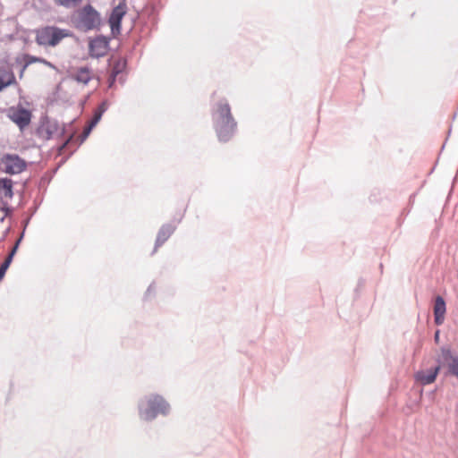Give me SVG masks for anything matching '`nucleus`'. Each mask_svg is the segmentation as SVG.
Listing matches in <instances>:
<instances>
[{
    "label": "nucleus",
    "instance_id": "f257e3e1",
    "mask_svg": "<svg viewBox=\"0 0 458 458\" xmlns=\"http://www.w3.org/2000/svg\"><path fill=\"white\" fill-rule=\"evenodd\" d=\"M211 117L218 140L229 141L237 131V122L233 116L227 99L221 98L212 105Z\"/></svg>",
    "mask_w": 458,
    "mask_h": 458
},
{
    "label": "nucleus",
    "instance_id": "f03ea898",
    "mask_svg": "<svg viewBox=\"0 0 458 458\" xmlns=\"http://www.w3.org/2000/svg\"><path fill=\"white\" fill-rule=\"evenodd\" d=\"M170 409V404L165 398L155 394L144 396L138 403L139 416L145 421H152L158 415L166 416Z\"/></svg>",
    "mask_w": 458,
    "mask_h": 458
},
{
    "label": "nucleus",
    "instance_id": "7ed1b4c3",
    "mask_svg": "<svg viewBox=\"0 0 458 458\" xmlns=\"http://www.w3.org/2000/svg\"><path fill=\"white\" fill-rule=\"evenodd\" d=\"M73 22L75 27L83 32L100 30L102 18L100 13L93 5L88 4L77 11Z\"/></svg>",
    "mask_w": 458,
    "mask_h": 458
},
{
    "label": "nucleus",
    "instance_id": "20e7f679",
    "mask_svg": "<svg viewBox=\"0 0 458 458\" xmlns=\"http://www.w3.org/2000/svg\"><path fill=\"white\" fill-rule=\"evenodd\" d=\"M72 32L56 26H46L37 31L36 41L40 46L55 47L64 38L72 37Z\"/></svg>",
    "mask_w": 458,
    "mask_h": 458
},
{
    "label": "nucleus",
    "instance_id": "39448f33",
    "mask_svg": "<svg viewBox=\"0 0 458 458\" xmlns=\"http://www.w3.org/2000/svg\"><path fill=\"white\" fill-rule=\"evenodd\" d=\"M38 137L44 140H50L55 135L64 136L65 128L61 126L57 120L48 116H42L40 124L37 129Z\"/></svg>",
    "mask_w": 458,
    "mask_h": 458
},
{
    "label": "nucleus",
    "instance_id": "423d86ee",
    "mask_svg": "<svg viewBox=\"0 0 458 458\" xmlns=\"http://www.w3.org/2000/svg\"><path fill=\"white\" fill-rule=\"evenodd\" d=\"M4 172L9 174H17L26 169V162L15 154L4 155L0 162Z\"/></svg>",
    "mask_w": 458,
    "mask_h": 458
},
{
    "label": "nucleus",
    "instance_id": "0eeeda50",
    "mask_svg": "<svg viewBox=\"0 0 458 458\" xmlns=\"http://www.w3.org/2000/svg\"><path fill=\"white\" fill-rule=\"evenodd\" d=\"M111 38L98 35L89 41V55L92 58H100L109 50Z\"/></svg>",
    "mask_w": 458,
    "mask_h": 458
},
{
    "label": "nucleus",
    "instance_id": "6e6552de",
    "mask_svg": "<svg viewBox=\"0 0 458 458\" xmlns=\"http://www.w3.org/2000/svg\"><path fill=\"white\" fill-rule=\"evenodd\" d=\"M125 14L126 4L124 3H120L112 10L108 19V23L111 29V34L114 38L121 34L122 21Z\"/></svg>",
    "mask_w": 458,
    "mask_h": 458
},
{
    "label": "nucleus",
    "instance_id": "1a4fd4ad",
    "mask_svg": "<svg viewBox=\"0 0 458 458\" xmlns=\"http://www.w3.org/2000/svg\"><path fill=\"white\" fill-rule=\"evenodd\" d=\"M443 365L447 368V373L458 378V354H454L448 348L441 349Z\"/></svg>",
    "mask_w": 458,
    "mask_h": 458
},
{
    "label": "nucleus",
    "instance_id": "9d476101",
    "mask_svg": "<svg viewBox=\"0 0 458 458\" xmlns=\"http://www.w3.org/2000/svg\"><path fill=\"white\" fill-rule=\"evenodd\" d=\"M11 120L18 125L21 130L27 127L31 120V113L24 107L13 109L9 114Z\"/></svg>",
    "mask_w": 458,
    "mask_h": 458
},
{
    "label": "nucleus",
    "instance_id": "9b49d317",
    "mask_svg": "<svg viewBox=\"0 0 458 458\" xmlns=\"http://www.w3.org/2000/svg\"><path fill=\"white\" fill-rule=\"evenodd\" d=\"M440 370V366L437 365L434 368H430L429 369H421L415 373L414 378L415 380L425 386L433 383L436 380V377Z\"/></svg>",
    "mask_w": 458,
    "mask_h": 458
},
{
    "label": "nucleus",
    "instance_id": "f8f14e48",
    "mask_svg": "<svg viewBox=\"0 0 458 458\" xmlns=\"http://www.w3.org/2000/svg\"><path fill=\"white\" fill-rule=\"evenodd\" d=\"M434 320L436 325L440 326L443 324L445 320V314L446 311V305L444 298L440 295H437L435 298L434 303Z\"/></svg>",
    "mask_w": 458,
    "mask_h": 458
},
{
    "label": "nucleus",
    "instance_id": "ddd939ff",
    "mask_svg": "<svg viewBox=\"0 0 458 458\" xmlns=\"http://www.w3.org/2000/svg\"><path fill=\"white\" fill-rule=\"evenodd\" d=\"M174 230L175 226L171 224H165L161 226L157 233L153 252H155L158 247L163 245L168 240V238L172 235Z\"/></svg>",
    "mask_w": 458,
    "mask_h": 458
},
{
    "label": "nucleus",
    "instance_id": "4468645a",
    "mask_svg": "<svg viewBox=\"0 0 458 458\" xmlns=\"http://www.w3.org/2000/svg\"><path fill=\"white\" fill-rule=\"evenodd\" d=\"M23 235H24V231L21 233V234L20 235V237L16 241L15 244L13 245L12 250H10V252L7 255V257L5 258L4 261L0 265V282L4 278V276L7 269H8V267H10V265H11V263L13 261V259L14 255L17 252L19 245H20V243H21V240L23 238Z\"/></svg>",
    "mask_w": 458,
    "mask_h": 458
},
{
    "label": "nucleus",
    "instance_id": "2eb2a0df",
    "mask_svg": "<svg viewBox=\"0 0 458 458\" xmlns=\"http://www.w3.org/2000/svg\"><path fill=\"white\" fill-rule=\"evenodd\" d=\"M127 61L123 58H119L114 64L112 68L111 74L108 79V88L111 89L114 87L117 76L123 72L126 68Z\"/></svg>",
    "mask_w": 458,
    "mask_h": 458
},
{
    "label": "nucleus",
    "instance_id": "dca6fc26",
    "mask_svg": "<svg viewBox=\"0 0 458 458\" xmlns=\"http://www.w3.org/2000/svg\"><path fill=\"white\" fill-rule=\"evenodd\" d=\"M15 82L13 72L4 67H0V91Z\"/></svg>",
    "mask_w": 458,
    "mask_h": 458
},
{
    "label": "nucleus",
    "instance_id": "f3484780",
    "mask_svg": "<svg viewBox=\"0 0 458 458\" xmlns=\"http://www.w3.org/2000/svg\"><path fill=\"white\" fill-rule=\"evenodd\" d=\"M0 194L3 197L11 199L13 196V181L10 178H0Z\"/></svg>",
    "mask_w": 458,
    "mask_h": 458
},
{
    "label": "nucleus",
    "instance_id": "a211bd4d",
    "mask_svg": "<svg viewBox=\"0 0 458 458\" xmlns=\"http://www.w3.org/2000/svg\"><path fill=\"white\" fill-rule=\"evenodd\" d=\"M23 61H24V64L22 65L21 73H22L30 64H34V63H43L45 64L51 66V64L49 62H47V60H45L41 57H36V56L28 55V54L23 55Z\"/></svg>",
    "mask_w": 458,
    "mask_h": 458
},
{
    "label": "nucleus",
    "instance_id": "6ab92c4d",
    "mask_svg": "<svg viewBox=\"0 0 458 458\" xmlns=\"http://www.w3.org/2000/svg\"><path fill=\"white\" fill-rule=\"evenodd\" d=\"M74 80L78 82L87 84L90 81L89 69L88 67H81L74 74Z\"/></svg>",
    "mask_w": 458,
    "mask_h": 458
},
{
    "label": "nucleus",
    "instance_id": "aec40b11",
    "mask_svg": "<svg viewBox=\"0 0 458 458\" xmlns=\"http://www.w3.org/2000/svg\"><path fill=\"white\" fill-rule=\"evenodd\" d=\"M82 2V0H55V3L58 5L65 8H72L77 6Z\"/></svg>",
    "mask_w": 458,
    "mask_h": 458
},
{
    "label": "nucleus",
    "instance_id": "412c9836",
    "mask_svg": "<svg viewBox=\"0 0 458 458\" xmlns=\"http://www.w3.org/2000/svg\"><path fill=\"white\" fill-rule=\"evenodd\" d=\"M101 118H102V115L99 114L98 113H97L96 111H94L93 116L88 124L90 127L94 128L98 123V122L101 120Z\"/></svg>",
    "mask_w": 458,
    "mask_h": 458
},
{
    "label": "nucleus",
    "instance_id": "4be33fe9",
    "mask_svg": "<svg viewBox=\"0 0 458 458\" xmlns=\"http://www.w3.org/2000/svg\"><path fill=\"white\" fill-rule=\"evenodd\" d=\"M108 108V103L106 100H104L95 110L99 114L103 115V114L107 110Z\"/></svg>",
    "mask_w": 458,
    "mask_h": 458
},
{
    "label": "nucleus",
    "instance_id": "5701e85b",
    "mask_svg": "<svg viewBox=\"0 0 458 458\" xmlns=\"http://www.w3.org/2000/svg\"><path fill=\"white\" fill-rule=\"evenodd\" d=\"M92 127H90L89 124L84 128L83 132L81 133V143H82L89 135L90 131H92Z\"/></svg>",
    "mask_w": 458,
    "mask_h": 458
},
{
    "label": "nucleus",
    "instance_id": "b1692460",
    "mask_svg": "<svg viewBox=\"0 0 458 458\" xmlns=\"http://www.w3.org/2000/svg\"><path fill=\"white\" fill-rule=\"evenodd\" d=\"M0 210L4 211L5 216H8L11 212V208L7 206V203H4L3 208L0 207Z\"/></svg>",
    "mask_w": 458,
    "mask_h": 458
},
{
    "label": "nucleus",
    "instance_id": "393cba45",
    "mask_svg": "<svg viewBox=\"0 0 458 458\" xmlns=\"http://www.w3.org/2000/svg\"><path fill=\"white\" fill-rule=\"evenodd\" d=\"M73 138V134L70 135L68 139L65 140V142L63 145V148H64Z\"/></svg>",
    "mask_w": 458,
    "mask_h": 458
},
{
    "label": "nucleus",
    "instance_id": "a878e982",
    "mask_svg": "<svg viewBox=\"0 0 458 458\" xmlns=\"http://www.w3.org/2000/svg\"><path fill=\"white\" fill-rule=\"evenodd\" d=\"M154 290V285L151 284L147 289L146 295L149 294Z\"/></svg>",
    "mask_w": 458,
    "mask_h": 458
},
{
    "label": "nucleus",
    "instance_id": "bb28decb",
    "mask_svg": "<svg viewBox=\"0 0 458 458\" xmlns=\"http://www.w3.org/2000/svg\"><path fill=\"white\" fill-rule=\"evenodd\" d=\"M439 338V331H437L435 334V340L437 342Z\"/></svg>",
    "mask_w": 458,
    "mask_h": 458
},
{
    "label": "nucleus",
    "instance_id": "cd10ccee",
    "mask_svg": "<svg viewBox=\"0 0 458 458\" xmlns=\"http://www.w3.org/2000/svg\"><path fill=\"white\" fill-rule=\"evenodd\" d=\"M119 81H120L121 83H123V82H124V80L123 79V77H120V78H119Z\"/></svg>",
    "mask_w": 458,
    "mask_h": 458
},
{
    "label": "nucleus",
    "instance_id": "c85d7f7f",
    "mask_svg": "<svg viewBox=\"0 0 458 458\" xmlns=\"http://www.w3.org/2000/svg\"><path fill=\"white\" fill-rule=\"evenodd\" d=\"M28 224H29V219L25 222L24 228L27 226Z\"/></svg>",
    "mask_w": 458,
    "mask_h": 458
}]
</instances>
